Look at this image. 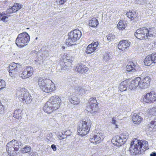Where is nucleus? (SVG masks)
I'll return each instance as SVG.
<instances>
[{
  "mask_svg": "<svg viewBox=\"0 0 156 156\" xmlns=\"http://www.w3.org/2000/svg\"><path fill=\"white\" fill-rule=\"evenodd\" d=\"M148 142L145 140L143 141L138 140L137 139L132 142L130 144L129 151L135 154H141V151H144L148 149Z\"/></svg>",
  "mask_w": 156,
  "mask_h": 156,
  "instance_id": "1",
  "label": "nucleus"
},
{
  "mask_svg": "<svg viewBox=\"0 0 156 156\" xmlns=\"http://www.w3.org/2000/svg\"><path fill=\"white\" fill-rule=\"evenodd\" d=\"M81 32L79 30L76 29L68 34V38L66 41V44L70 46L75 44V42L80 38Z\"/></svg>",
  "mask_w": 156,
  "mask_h": 156,
  "instance_id": "2",
  "label": "nucleus"
},
{
  "mask_svg": "<svg viewBox=\"0 0 156 156\" xmlns=\"http://www.w3.org/2000/svg\"><path fill=\"white\" fill-rule=\"evenodd\" d=\"M30 40V36L26 32L18 34L16 40V44L19 47H23L27 45Z\"/></svg>",
  "mask_w": 156,
  "mask_h": 156,
  "instance_id": "3",
  "label": "nucleus"
},
{
  "mask_svg": "<svg viewBox=\"0 0 156 156\" xmlns=\"http://www.w3.org/2000/svg\"><path fill=\"white\" fill-rule=\"evenodd\" d=\"M92 122L90 119L83 121L79 125L77 132L79 135L84 136L87 134L90 131Z\"/></svg>",
  "mask_w": 156,
  "mask_h": 156,
  "instance_id": "4",
  "label": "nucleus"
},
{
  "mask_svg": "<svg viewBox=\"0 0 156 156\" xmlns=\"http://www.w3.org/2000/svg\"><path fill=\"white\" fill-rule=\"evenodd\" d=\"M152 28L148 30L145 27H143L137 29L135 33V36L138 39H146L148 36H152Z\"/></svg>",
  "mask_w": 156,
  "mask_h": 156,
  "instance_id": "5",
  "label": "nucleus"
},
{
  "mask_svg": "<svg viewBox=\"0 0 156 156\" xmlns=\"http://www.w3.org/2000/svg\"><path fill=\"white\" fill-rule=\"evenodd\" d=\"M21 68V65L19 63L13 62L10 63L9 67L10 76L12 78H16Z\"/></svg>",
  "mask_w": 156,
  "mask_h": 156,
  "instance_id": "6",
  "label": "nucleus"
},
{
  "mask_svg": "<svg viewBox=\"0 0 156 156\" xmlns=\"http://www.w3.org/2000/svg\"><path fill=\"white\" fill-rule=\"evenodd\" d=\"M33 72L34 70L32 67L28 66L24 69L22 73L20 74L19 76L22 79H27L33 75Z\"/></svg>",
  "mask_w": 156,
  "mask_h": 156,
  "instance_id": "7",
  "label": "nucleus"
},
{
  "mask_svg": "<svg viewBox=\"0 0 156 156\" xmlns=\"http://www.w3.org/2000/svg\"><path fill=\"white\" fill-rule=\"evenodd\" d=\"M104 139V136L102 133H98L90 137V141L95 145L101 142Z\"/></svg>",
  "mask_w": 156,
  "mask_h": 156,
  "instance_id": "8",
  "label": "nucleus"
},
{
  "mask_svg": "<svg viewBox=\"0 0 156 156\" xmlns=\"http://www.w3.org/2000/svg\"><path fill=\"white\" fill-rule=\"evenodd\" d=\"M16 97L17 98H30L31 96L28 91L24 88L20 87L16 91Z\"/></svg>",
  "mask_w": 156,
  "mask_h": 156,
  "instance_id": "9",
  "label": "nucleus"
},
{
  "mask_svg": "<svg viewBox=\"0 0 156 156\" xmlns=\"http://www.w3.org/2000/svg\"><path fill=\"white\" fill-rule=\"evenodd\" d=\"M48 101L50 103L54 109H57L60 107L61 100L60 98H50Z\"/></svg>",
  "mask_w": 156,
  "mask_h": 156,
  "instance_id": "10",
  "label": "nucleus"
},
{
  "mask_svg": "<svg viewBox=\"0 0 156 156\" xmlns=\"http://www.w3.org/2000/svg\"><path fill=\"white\" fill-rule=\"evenodd\" d=\"M112 141L114 144L117 146H121L125 142V140H123L122 137L118 136L114 137Z\"/></svg>",
  "mask_w": 156,
  "mask_h": 156,
  "instance_id": "11",
  "label": "nucleus"
},
{
  "mask_svg": "<svg viewBox=\"0 0 156 156\" xmlns=\"http://www.w3.org/2000/svg\"><path fill=\"white\" fill-rule=\"evenodd\" d=\"M86 110L93 115H94L96 114L99 110L98 106L94 105H89L87 107Z\"/></svg>",
  "mask_w": 156,
  "mask_h": 156,
  "instance_id": "12",
  "label": "nucleus"
},
{
  "mask_svg": "<svg viewBox=\"0 0 156 156\" xmlns=\"http://www.w3.org/2000/svg\"><path fill=\"white\" fill-rule=\"evenodd\" d=\"M72 58L67 57L64 60L63 65L61 66L62 69H70L72 65Z\"/></svg>",
  "mask_w": 156,
  "mask_h": 156,
  "instance_id": "13",
  "label": "nucleus"
},
{
  "mask_svg": "<svg viewBox=\"0 0 156 156\" xmlns=\"http://www.w3.org/2000/svg\"><path fill=\"white\" fill-rule=\"evenodd\" d=\"M76 70L81 74L85 73L89 70L88 68L81 63L78 64L76 67Z\"/></svg>",
  "mask_w": 156,
  "mask_h": 156,
  "instance_id": "14",
  "label": "nucleus"
},
{
  "mask_svg": "<svg viewBox=\"0 0 156 156\" xmlns=\"http://www.w3.org/2000/svg\"><path fill=\"white\" fill-rule=\"evenodd\" d=\"M130 45V42L128 40L121 41L119 44L118 48L122 51L125 50Z\"/></svg>",
  "mask_w": 156,
  "mask_h": 156,
  "instance_id": "15",
  "label": "nucleus"
},
{
  "mask_svg": "<svg viewBox=\"0 0 156 156\" xmlns=\"http://www.w3.org/2000/svg\"><path fill=\"white\" fill-rule=\"evenodd\" d=\"M43 109L44 112L48 114L51 113L54 109L53 107L51 105L50 102L47 101V103L44 105Z\"/></svg>",
  "mask_w": 156,
  "mask_h": 156,
  "instance_id": "16",
  "label": "nucleus"
},
{
  "mask_svg": "<svg viewBox=\"0 0 156 156\" xmlns=\"http://www.w3.org/2000/svg\"><path fill=\"white\" fill-rule=\"evenodd\" d=\"M141 80L140 77L136 78L134 80H132L129 86V88L131 90L134 89L136 87L139 86V81Z\"/></svg>",
  "mask_w": 156,
  "mask_h": 156,
  "instance_id": "17",
  "label": "nucleus"
},
{
  "mask_svg": "<svg viewBox=\"0 0 156 156\" xmlns=\"http://www.w3.org/2000/svg\"><path fill=\"white\" fill-rule=\"evenodd\" d=\"M128 80L121 82L119 87V89L121 91H125L126 90L128 86Z\"/></svg>",
  "mask_w": 156,
  "mask_h": 156,
  "instance_id": "18",
  "label": "nucleus"
},
{
  "mask_svg": "<svg viewBox=\"0 0 156 156\" xmlns=\"http://www.w3.org/2000/svg\"><path fill=\"white\" fill-rule=\"evenodd\" d=\"M132 120L134 124H139L142 121V118L138 114L135 113L132 116Z\"/></svg>",
  "mask_w": 156,
  "mask_h": 156,
  "instance_id": "19",
  "label": "nucleus"
},
{
  "mask_svg": "<svg viewBox=\"0 0 156 156\" xmlns=\"http://www.w3.org/2000/svg\"><path fill=\"white\" fill-rule=\"evenodd\" d=\"M55 90V86L54 85L47 84L44 87H43L42 90L45 92L49 93Z\"/></svg>",
  "mask_w": 156,
  "mask_h": 156,
  "instance_id": "20",
  "label": "nucleus"
},
{
  "mask_svg": "<svg viewBox=\"0 0 156 156\" xmlns=\"http://www.w3.org/2000/svg\"><path fill=\"white\" fill-rule=\"evenodd\" d=\"M12 144L15 149V151L19 150V148L22 147V144L15 140H13L11 141Z\"/></svg>",
  "mask_w": 156,
  "mask_h": 156,
  "instance_id": "21",
  "label": "nucleus"
},
{
  "mask_svg": "<svg viewBox=\"0 0 156 156\" xmlns=\"http://www.w3.org/2000/svg\"><path fill=\"white\" fill-rule=\"evenodd\" d=\"M31 150V147L30 146L26 145L22 148L18 152L20 155H21L22 154H25L30 152Z\"/></svg>",
  "mask_w": 156,
  "mask_h": 156,
  "instance_id": "22",
  "label": "nucleus"
},
{
  "mask_svg": "<svg viewBox=\"0 0 156 156\" xmlns=\"http://www.w3.org/2000/svg\"><path fill=\"white\" fill-rule=\"evenodd\" d=\"M138 14L134 11H131L127 13V17L131 19V20H135L136 19Z\"/></svg>",
  "mask_w": 156,
  "mask_h": 156,
  "instance_id": "23",
  "label": "nucleus"
},
{
  "mask_svg": "<svg viewBox=\"0 0 156 156\" xmlns=\"http://www.w3.org/2000/svg\"><path fill=\"white\" fill-rule=\"evenodd\" d=\"M153 59L152 58L151 55L147 56L144 61V64L145 65L150 66L151 65L152 63H154Z\"/></svg>",
  "mask_w": 156,
  "mask_h": 156,
  "instance_id": "24",
  "label": "nucleus"
},
{
  "mask_svg": "<svg viewBox=\"0 0 156 156\" xmlns=\"http://www.w3.org/2000/svg\"><path fill=\"white\" fill-rule=\"evenodd\" d=\"M135 64L132 62H130L126 66V71L129 72H134L135 71Z\"/></svg>",
  "mask_w": 156,
  "mask_h": 156,
  "instance_id": "25",
  "label": "nucleus"
},
{
  "mask_svg": "<svg viewBox=\"0 0 156 156\" xmlns=\"http://www.w3.org/2000/svg\"><path fill=\"white\" fill-rule=\"evenodd\" d=\"M22 110L21 109H16L15 110L14 112L13 116L17 119H21L22 117Z\"/></svg>",
  "mask_w": 156,
  "mask_h": 156,
  "instance_id": "26",
  "label": "nucleus"
},
{
  "mask_svg": "<svg viewBox=\"0 0 156 156\" xmlns=\"http://www.w3.org/2000/svg\"><path fill=\"white\" fill-rule=\"evenodd\" d=\"M12 143L11 141L8 143L6 146V148L7 151L9 154H11L15 151V149L12 144Z\"/></svg>",
  "mask_w": 156,
  "mask_h": 156,
  "instance_id": "27",
  "label": "nucleus"
},
{
  "mask_svg": "<svg viewBox=\"0 0 156 156\" xmlns=\"http://www.w3.org/2000/svg\"><path fill=\"white\" fill-rule=\"evenodd\" d=\"M98 24V22L97 19L95 18H92L91 20L89 21V26L92 27H95Z\"/></svg>",
  "mask_w": 156,
  "mask_h": 156,
  "instance_id": "28",
  "label": "nucleus"
},
{
  "mask_svg": "<svg viewBox=\"0 0 156 156\" xmlns=\"http://www.w3.org/2000/svg\"><path fill=\"white\" fill-rule=\"evenodd\" d=\"M75 90L76 93L79 95H82L85 93L84 88L81 87H75Z\"/></svg>",
  "mask_w": 156,
  "mask_h": 156,
  "instance_id": "29",
  "label": "nucleus"
},
{
  "mask_svg": "<svg viewBox=\"0 0 156 156\" xmlns=\"http://www.w3.org/2000/svg\"><path fill=\"white\" fill-rule=\"evenodd\" d=\"M47 80H44L42 78L39 79L38 81V84L41 89L43 90V87H44L45 85H46V81Z\"/></svg>",
  "mask_w": 156,
  "mask_h": 156,
  "instance_id": "30",
  "label": "nucleus"
},
{
  "mask_svg": "<svg viewBox=\"0 0 156 156\" xmlns=\"http://www.w3.org/2000/svg\"><path fill=\"white\" fill-rule=\"evenodd\" d=\"M149 130L150 131H155L156 130V124L153 121L148 125Z\"/></svg>",
  "mask_w": 156,
  "mask_h": 156,
  "instance_id": "31",
  "label": "nucleus"
},
{
  "mask_svg": "<svg viewBox=\"0 0 156 156\" xmlns=\"http://www.w3.org/2000/svg\"><path fill=\"white\" fill-rule=\"evenodd\" d=\"M147 113L148 114V116L150 117H151L152 115H156V108H150L147 111Z\"/></svg>",
  "mask_w": 156,
  "mask_h": 156,
  "instance_id": "32",
  "label": "nucleus"
},
{
  "mask_svg": "<svg viewBox=\"0 0 156 156\" xmlns=\"http://www.w3.org/2000/svg\"><path fill=\"white\" fill-rule=\"evenodd\" d=\"M9 15H8L5 14H2L0 13V21L1 20L6 23L7 22L8 16Z\"/></svg>",
  "mask_w": 156,
  "mask_h": 156,
  "instance_id": "33",
  "label": "nucleus"
},
{
  "mask_svg": "<svg viewBox=\"0 0 156 156\" xmlns=\"http://www.w3.org/2000/svg\"><path fill=\"white\" fill-rule=\"evenodd\" d=\"M149 85L146 84V83L143 82L142 80L141 81V80L139 81V87L142 89L147 88Z\"/></svg>",
  "mask_w": 156,
  "mask_h": 156,
  "instance_id": "34",
  "label": "nucleus"
},
{
  "mask_svg": "<svg viewBox=\"0 0 156 156\" xmlns=\"http://www.w3.org/2000/svg\"><path fill=\"white\" fill-rule=\"evenodd\" d=\"M144 98H156V93L152 91L147 93Z\"/></svg>",
  "mask_w": 156,
  "mask_h": 156,
  "instance_id": "35",
  "label": "nucleus"
},
{
  "mask_svg": "<svg viewBox=\"0 0 156 156\" xmlns=\"http://www.w3.org/2000/svg\"><path fill=\"white\" fill-rule=\"evenodd\" d=\"M69 101L71 104L74 105H77L80 102V100L78 98H70Z\"/></svg>",
  "mask_w": 156,
  "mask_h": 156,
  "instance_id": "36",
  "label": "nucleus"
},
{
  "mask_svg": "<svg viewBox=\"0 0 156 156\" xmlns=\"http://www.w3.org/2000/svg\"><path fill=\"white\" fill-rule=\"evenodd\" d=\"M126 27V24L124 22L120 21L117 25L118 29L120 30L124 29Z\"/></svg>",
  "mask_w": 156,
  "mask_h": 156,
  "instance_id": "37",
  "label": "nucleus"
},
{
  "mask_svg": "<svg viewBox=\"0 0 156 156\" xmlns=\"http://www.w3.org/2000/svg\"><path fill=\"white\" fill-rule=\"evenodd\" d=\"M154 99V98H143L141 101L147 103H152L156 100V99Z\"/></svg>",
  "mask_w": 156,
  "mask_h": 156,
  "instance_id": "38",
  "label": "nucleus"
},
{
  "mask_svg": "<svg viewBox=\"0 0 156 156\" xmlns=\"http://www.w3.org/2000/svg\"><path fill=\"white\" fill-rule=\"evenodd\" d=\"M95 50L93 48L91 45L89 44L88 45L86 50L87 53L90 54L94 51Z\"/></svg>",
  "mask_w": 156,
  "mask_h": 156,
  "instance_id": "39",
  "label": "nucleus"
},
{
  "mask_svg": "<svg viewBox=\"0 0 156 156\" xmlns=\"http://www.w3.org/2000/svg\"><path fill=\"white\" fill-rule=\"evenodd\" d=\"M112 58V55L110 53H105L104 55V59L106 61H109Z\"/></svg>",
  "mask_w": 156,
  "mask_h": 156,
  "instance_id": "40",
  "label": "nucleus"
},
{
  "mask_svg": "<svg viewBox=\"0 0 156 156\" xmlns=\"http://www.w3.org/2000/svg\"><path fill=\"white\" fill-rule=\"evenodd\" d=\"M107 39L109 41L113 40L115 38V36L113 34H110L107 36Z\"/></svg>",
  "mask_w": 156,
  "mask_h": 156,
  "instance_id": "41",
  "label": "nucleus"
},
{
  "mask_svg": "<svg viewBox=\"0 0 156 156\" xmlns=\"http://www.w3.org/2000/svg\"><path fill=\"white\" fill-rule=\"evenodd\" d=\"M21 99L20 101H22L23 102H25L26 104L30 103L32 101L31 98H21Z\"/></svg>",
  "mask_w": 156,
  "mask_h": 156,
  "instance_id": "42",
  "label": "nucleus"
},
{
  "mask_svg": "<svg viewBox=\"0 0 156 156\" xmlns=\"http://www.w3.org/2000/svg\"><path fill=\"white\" fill-rule=\"evenodd\" d=\"M89 100L90 101V105H98V104L96 98H90Z\"/></svg>",
  "mask_w": 156,
  "mask_h": 156,
  "instance_id": "43",
  "label": "nucleus"
},
{
  "mask_svg": "<svg viewBox=\"0 0 156 156\" xmlns=\"http://www.w3.org/2000/svg\"><path fill=\"white\" fill-rule=\"evenodd\" d=\"M5 83L3 80L0 79V90L5 88Z\"/></svg>",
  "mask_w": 156,
  "mask_h": 156,
  "instance_id": "44",
  "label": "nucleus"
},
{
  "mask_svg": "<svg viewBox=\"0 0 156 156\" xmlns=\"http://www.w3.org/2000/svg\"><path fill=\"white\" fill-rule=\"evenodd\" d=\"M142 80L145 83H146V84L149 85L151 79L149 76H147L145 77Z\"/></svg>",
  "mask_w": 156,
  "mask_h": 156,
  "instance_id": "45",
  "label": "nucleus"
},
{
  "mask_svg": "<svg viewBox=\"0 0 156 156\" xmlns=\"http://www.w3.org/2000/svg\"><path fill=\"white\" fill-rule=\"evenodd\" d=\"M121 137H122V139H123V140H125V142L128 138V135L127 133L124 132L123 133V135Z\"/></svg>",
  "mask_w": 156,
  "mask_h": 156,
  "instance_id": "46",
  "label": "nucleus"
},
{
  "mask_svg": "<svg viewBox=\"0 0 156 156\" xmlns=\"http://www.w3.org/2000/svg\"><path fill=\"white\" fill-rule=\"evenodd\" d=\"M90 44L91 45L93 48H94L96 50L97 49V47L98 45V41H95L94 43H92Z\"/></svg>",
  "mask_w": 156,
  "mask_h": 156,
  "instance_id": "47",
  "label": "nucleus"
},
{
  "mask_svg": "<svg viewBox=\"0 0 156 156\" xmlns=\"http://www.w3.org/2000/svg\"><path fill=\"white\" fill-rule=\"evenodd\" d=\"M151 56H152V58L153 59L152 60H153L154 63H156V53L152 54Z\"/></svg>",
  "mask_w": 156,
  "mask_h": 156,
  "instance_id": "48",
  "label": "nucleus"
},
{
  "mask_svg": "<svg viewBox=\"0 0 156 156\" xmlns=\"http://www.w3.org/2000/svg\"><path fill=\"white\" fill-rule=\"evenodd\" d=\"M14 5L15 6H16V8H17V10L21 9L22 6V5H21L18 3H15L14 4Z\"/></svg>",
  "mask_w": 156,
  "mask_h": 156,
  "instance_id": "49",
  "label": "nucleus"
},
{
  "mask_svg": "<svg viewBox=\"0 0 156 156\" xmlns=\"http://www.w3.org/2000/svg\"><path fill=\"white\" fill-rule=\"evenodd\" d=\"M46 140L48 142H52L53 140L52 136H48L47 137Z\"/></svg>",
  "mask_w": 156,
  "mask_h": 156,
  "instance_id": "50",
  "label": "nucleus"
},
{
  "mask_svg": "<svg viewBox=\"0 0 156 156\" xmlns=\"http://www.w3.org/2000/svg\"><path fill=\"white\" fill-rule=\"evenodd\" d=\"M71 133L69 130L65 132L64 134H65L66 136H69L71 135Z\"/></svg>",
  "mask_w": 156,
  "mask_h": 156,
  "instance_id": "51",
  "label": "nucleus"
},
{
  "mask_svg": "<svg viewBox=\"0 0 156 156\" xmlns=\"http://www.w3.org/2000/svg\"><path fill=\"white\" fill-rule=\"evenodd\" d=\"M6 12L7 13H11L14 12L11 8L7 9L6 11Z\"/></svg>",
  "mask_w": 156,
  "mask_h": 156,
  "instance_id": "52",
  "label": "nucleus"
},
{
  "mask_svg": "<svg viewBox=\"0 0 156 156\" xmlns=\"http://www.w3.org/2000/svg\"><path fill=\"white\" fill-rule=\"evenodd\" d=\"M51 148L54 151H56L57 150V147H56V146L55 144H52L51 145Z\"/></svg>",
  "mask_w": 156,
  "mask_h": 156,
  "instance_id": "53",
  "label": "nucleus"
},
{
  "mask_svg": "<svg viewBox=\"0 0 156 156\" xmlns=\"http://www.w3.org/2000/svg\"><path fill=\"white\" fill-rule=\"evenodd\" d=\"M29 156H38V154L36 153L31 152Z\"/></svg>",
  "mask_w": 156,
  "mask_h": 156,
  "instance_id": "54",
  "label": "nucleus"
},
{
  "mask_svg": "<svg viewBox=\"0 0 156 156\" xmlns=\"http://www.w3.org/2000/svg\"><path fill=\"white\" fill-rule=\"evenodd\" d=\"M11 8L12 9L13 11V12H15L18 11L17 9V8H16V6H15L14 5Z\"/></svg>",
  "mask_w": 156,
  "mask_h": 156,
  "instance_id": "55",
  "label": "nucleus"
},
{
  "mask_svg": "<svg viewBox=\"0 0 156 156\" xmlns=\"http://www.w3.org/2000/svg\"><path fill=\"white\" fill-rule=\"evenodd\" d=\"M59 4H62L66 2V0H58Z\"/></svg>",
  "mask_w": 156,
  "mask_h": 156,
  "instance_id": "56",
  "label": "nucleus"
},
{
  "mask_svg": "<svg viewBox=\"0 0 156 156\" xmlns=\"http://www.w3.org/2000/svg\"><path fill=\"white\" fill-rule=\"evenodd\" d=\"M112 123L114 124H115L116 123V120L114 118H112Z\"/></svg>",
  "mask_w": 156,
  "mask_h": 156,
  "instance_id": "57",
  "label": "nucleus"
},
{
  "mask_svg": "<svg viewBox=\"0 0 156 156\" xmlns=\"http://www.w3.org/2000/svg\"><path fill=\"white\" fill-rule=\"evenodd\" d=\"M150 156H156V153L155 152H152L150 154Z\"/></svg>",
  "mask_w": 156,
  "mask_h": 156,
  "instance_id": "58",
  "label": "nucleus"
},
{
  "mask_svg": "<svg viewBox=\"0 0 156 156\" xmlns=\"http://www.w3.org/2000/svg\"><path fill=\"white\" fill-rule=\"evenodd\" d=\"M135 1V2L136 3L139 4H141V1H139V0H134Z\"/></svg>",
  "mask_w": 156,
  "mask_h": 156,
  "instance_id": "59",
  "label": "nucleus"
},
{
  "mask_svg": "<svg viewBox=\"0 0 156 156\" xmlns=\"http://www.w3.org/2000/svg\"><path fill=\"white\" fill-rule=\"evenodd\" d=\"M153 121H154L155 122V123L156 124V117H155L154 119V120H153Z\"/></svg>",
  "mask_w": 156,
  "mask_h": 156,
  "instance_id": "60",
  "label": "nucleus"
},
{
  "mask_svg": "<svg viewBox=\"0 0 156 156\" xmlns=\"http://www.w3.org/2000/svg\"><path fill=\"white\" fill-rule=\"evenodd\" d=\"M36 40H37V37H36L35 38Z\"/></svg>",
  "mask_w": 156,
  "mask_h": 156,
  "instance_id": "61",
  "label": "nucleus"
},
{
  "mask_svg": "<svg viewBox=\"0 0 156 156\" xmlns=\"http://www.w3.org/2000/svg\"><path fill=\"white\" fill-rule=\"evenodd\" d=\"M64 138H62V140L63 139H64Z\"/></svg>",
  "mask_w": 156,
  "mask_h": 156,
  "instance_id": "62",
  "label": "nucleus"
}]
</instances>
